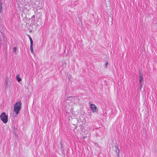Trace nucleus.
Returning <instances> with one entry per match:
<instances>
[{"instance_id":"nucleus-11","label":"nucleus","mask_w":157,"mask_h":157,"mask_svg":"<svg viewBox=\"0 0 157 157\" xmlns=\"http://www.w3.org/2000/svg\"><path fill=\"white\" fill-rule=\"evenodd\" d=\"M16 51H17V48L16 47H14L13 48V51L14 52H15V53L16 54Z\"/></svg>"},{"instance_id":"nucleus-12","label":"nucleus","mask_w":157,"mask_h":157,"mask_svg":"<svg viewBox=\"0 0 157 157\" xmlns=\"http://www.w3.org/2000/svg\"><path fill=\"white\" fill-rule=\"evenodd\" d=\"M143 83H140V90H141V89L142 87V86H143Z\"/></svg>"},{"instance_id":"nucleus-8","label":"nucleus","mask_w":157,"mask_h":157,"mask_svg":"<svg viewBox=\"0 0 157 157\" xmlns=\"http://www.w3.org/2000/svg\"><path fill=\"white\" fill-rule=\"evenodd\" d=\"M33 44H30V48L31 51V52L32 53H33Z\"/></svg>"},{"instance_id":"nucleus-14","label":"nucleus","mask_w":157,"mask_h":157,"mask_svg":"<svg viewBox=\"0 0 157 157\" xmlns=\"http://www.w3.org/2000/svg\"><path fill=\"white\" fill-rule=\"evenodd\" d=\"M108 64V62H106V66H105V67H106L107 68V65Z\"/></svg>"},{"instance_id":"nucleus-4","label":"nucleus","mask_w":157,"mask_h":157,"mask_svg":"<svg viewBox=\"0 0 157 157\" xmlns=\"http://www.w3.org/2000/svg\"><path fill=\"white\" fill-rule=\"evenodd\" d=\"M70 100H71V101L74 102L76 103L78 102L79 99L77 97H71L68 98Z\"/></svg>"},{"instance_id":"nucleus-5","label":"nucleus","mask_w":157,"mask_h":157,"mask_svg":"<svg viewBox=\"0 0 157 157\" xmlns=\"http://www.w3.org/2000/svg\"><path fill=\"white\" fill-rule=\"evenodd\" d=\"M143 75L142 73L140 72L139 73V82L140 83H143L144 82H143Z\"/></svg>"},{"instance_id":"nucleus-10","label":"nucleus","mask_w":157,"mask_h":157,"mask_svg":"<svg viewBox=\"0 0 157 157\" xmlns=\"http://www.w3.org/2000/svg\"><path fill=\"white\" fill-rule=\"evenodd\" d=\"M2 9V3L1 0H0V11H1Z\"/></svg>"},{"instance_id":"nucleus-1","label":"nucleus","mask_w":157,"mask_h":157,"mask_svg":"<svg viewBox=\"0 0 157 157\" xmlns=\"http://www.w3.org/2000/svg\"><path fill=\"white\" fill-rule=\"evenodd\" d=\"M21 108V102H17L14 104V111L16 114H17L19 113Z\"/></svg>"},{"instance_id":"nucleus-15","label":"nucleus","mask_w":157,"mask_h":157,"mask_svg":"<svg viewBox=\"0 0 157 157\" xmlns=\"http://www.w3.org/2000/svg\"><path fill=\"white\" fill-rule=\"evenodd\" d=\"M35 15H33V17H32V18H35Z\"/></svg>"},{"instance_id":"nucleus-7","label":"nucleus","mask_w":157,"mask_h":157,"mask_svg":"<svg viewBox=\"0 0 157 157\" xmlns=\"http://www.w3.org/2000/svg\"><path fill=\"white\" fill-rule=\"evenodd\" d=\"M16 79L18 82H20L21 81V78L19 77V75H17L16 76Z\"/></svg>"},{"instance_id":"nucleus-3","label":"nucleus","mask_w":157,"mask_h":157,"mask_svg":"<svg viewBox=\"0 0 157 157\" xmlns=\"http://www.w3.org/2000/svg\"><path fill=\"white\" fill-rule=\"evenodd\" d=\"M90 107L91 109L93 112L97 113L98 109L95 105L94 104H91Z\"/></svg>"},{"instance_id":"nucleus-6","label":"nucleus","mask_w":157,"mask_h":157,"mask_svg":"<svg viewBox=\"0 0 157 157\" xmlns=\"http://www.w3.org/2000/svg\"><path fill=\"white\" fill-rule=\"evenodd\" d=\"M115 149L116 150V155L117 156H118L119 155V150L117 147H115Z\"/></svg>"},{"instance_id":"nucleus-9","label":"nucleus","mask_w":157,"mask_h":157,"mask_svg":"<svg viewBox=\"0 0 157 157\" xmlns=\"http://www.w3.org/2000/svg\"><path fill=\"white\" fill-rule=\"evenodd\" d=\"M29 36L30 42V44H33V42L32 39V38L29 35Z\"/></svg>"},{"instance_id":"nucleus-2","label":"nucleus","mask_w":157,"mask_h":157,"mask_svg":"<svg viewBox=\"0 0 157 157\" xmlns=\"http://www.w3.org/2000/svg\"><path fill=\"white\" fill-rule=\"evenodd\" d=\"M0 118L2 121L5 124L8 121V116L5 112H2L0 115Z\"/></svg>"},{"instance_id":"nucleus-13","label":"nucleus","mask_w":157,"mask_h":157,"mask_svg":"<svg viewBox=\"0 0 157 157\" xmlns=\"http://www.w3.org/2000/svg\"><path fill=\"white\" fill-rule=\"evenodd\" d=\"M60 145H61V150H62V151H64V148L62 146V142H61V141L60 142Z\"/></svg>"}]
</instances>
